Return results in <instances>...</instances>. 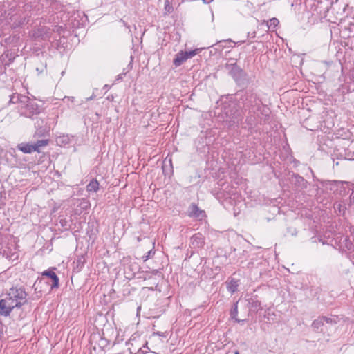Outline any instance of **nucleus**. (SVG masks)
Segmentation results:
<instances>
[{
    "label": "nucleus",
    "instance_id": "9b49d317",
    "mask_svg": "<svg viewBox=\"0 0 354 354\" xmlns=\"http://www.w3.org/2000/svg\"><path fill=\"white\" fill-rule=\"evenodd\" d=\"M27 295L28 294L25 289L22 287H12L8 292V296H10V298L14 299L15 301L23 300L26 298Z\"/></svg>",
    "mask_w": 354,
    "mask_h": 354
},
{
    "label": "nucleus",
    "instance_id": "2eb2a0df",
    "mask_svg": "<svg viewBox=\"0 0 354 354\" xmlns=\"http://www.w3.org/2000/svg\"><path fill=\"white\" fill-rule=\"evenodd\" d=\"M235 44V42L233 41L231 39H223L217 41L214 44H212L209 46V48H212L215 52H222L225 48H232L234 46L230 45V46H227L224 44Z\"/></svg>",
    "mask_w": 354,
    "mask_h": 354
},
{
    "label": "nucleus",
    "instance_id": "1a4fd4ad",
    "mask_svg": "<svg viewBox=\"0 0 354 354\" xmlns=\"http://www.w3.org/2000/svg\"><path fill=\"white\" fill-rule=\"evenodd\" d=\"M52 31L49 27L43 26L35 28L32 31V37L35 40H45L51 37Z\"/></svg>",
    "mask_w": 354,
    "mask_h": 354
},
{
    "label": "nucleus",
    "instance_id": "f03ea898",
    "mask_svg": "<svg viewBox=\"0 0 354 354\" xmlns=\"http://www.w3.org/2000/svg\"><path fill=\"white\" fill-rule=\"evenodd\" d=\"M234 96L241 111H249L250 113L257 111L263 115H268V109L263 105L261 99L253 89L239 91Z\"/></svg>",
    "mask_w": 354,
    "mask_h": 354
},
{
    "label": "nucleus",
    "instance_id": "4d7b16f0",
    "mask_svg": "<svg viewBox=\"0 0 354 354\" xmlns=\"http://www.w3.org/2000/svg\"><path fill=\"white\" fill-rule=\"evenodd\" d=\"M234 354H239V352L238 351H236Z\"/></svg>",
    "mask_w": 354,
    "mask_h": 354
},
{
    "label": "nucleus",
    "instance_id": "de8ad7c7",
    "mask_svg": "<svg viewBox=\"0 0 354 354\" xmlns=\"http://www.w3.org/2000/svg\"><path fill=\"white\" fill-rule=\"evenodd\" d=\"M153 335H158V336L162 337H166L167 336V333L166 332H165V333L156 332V333H153Z\"/></svg>",
    "mask_w": 354,
    "mask_h": 354
},
{
    "label": "nucleus",
    "instance_id": "393cba45",
    "mask_svg": "<svg viewBox=\"0 0 354 354\" xmlns=\"http://www.w3.org/2000/svg\"><path fill=\"white\" fill-rule=\"evenodd\" d=\"M10 306H8L6 301L3 299H0V315L3 316H8L10 315Z\"/></svg>",
    "mask_w": 354,
    "mask_h": 354
},
{
    "label": "nucleus",
    "instance_id": "c9c22d12",
    "mask_svg": "<svg viewBox=\"0 0 354 354\" xmlns=\"http://www.w3.org/2000/svg\"><path fill=\"white\" fill-rule=\"evenodd\" d=\"M324 318V322L327 324H330L331 325L336 324L338 321V317L337 316H333L331 317H328L326 316H322Z\"/></svg>",
    "mask_w": 354,
    "mask_h": 354
},
{
    "label": "nucleus",
    "instance_id": "0eeeda50",
    "mask_svg": "<svg viewBox=\"0 0 354 354\" xmlns=\"http://www.w3.org/2000/svg\"><path fill=\"white\" fill-rule=\"evenodd\" d=\"M55 270H57L55 267H51L41 273V277L44 279L48 278L50 279V281L48 283V286H50V290H53L59 288V279L55 272Z\"/></svg>",
    "mask_w": 354,
    "mask_h": 354
},
{
    "label": "nucleus",
    "instance_id": "603ef678",
    "mask_svg": "<svg viewBox=\"0 0 354 354\" xmlns=\"http://www.w3.org/2000/svg\"><path fill=\"white\" fill-rule=\"evenodd\" d=\"M213 0H203V1L205 3H209L210 2H212Z\"/></svg>",
    "mask_w": 354,
    "mask_h": 354
},
{
    "label": "nucleus",
    "instance_id": "423d86ee",
    "mask_svg": "<svg viewBox=\"0 0 354 354\" xmlns=\"http://www.w3.org/2000/svg\"><path fill=\"white\" fill-rule=\"evenodd\" d=\"M226 67L230 69V74L238 85H245L248 83V74L239 67L236 62L227 64Z\"/></svg>",
    "mask_w": 354,
    "mask_h": 354
},
{
    "label": "nucleus",
    "instance_id": "20e7f679",
    "mask_svg": "<svg viewBox=\"0 0 354 354\" xmlns=\"http://www.w3.org/2000/svg\"><path fill=\"white\" fill-rule=\"evenodd\" d=\"M42 111L43 108L29 97L24 104L19 106L20 115L32 119H34L35 116L40 115Z\"/></svg>",
    "mask_w": 354,
    "mask_h": 354
},
{
    "label": "nucleus",
    "instance_id": "a878e982",
    "mask_svg": "<svg viewBox=\"0 0 354 354\" xmlns=\"http://www.w3.org/2000/svg\"><path fill=\"white\" fill-rule=\"evenodd\" d=\"M238 303L239 301L234 302L231 308L230 315L232 319H234L237 323H240L241 322H243V320H240L239 319L237 318Z\"/></svg>",
    "mask_w": 354,
    "mask_h": 354
},
{
    "label": "nucleus",
    "instance_id": "ea45409f",
    "mask_svg": "<svg viewBox=\"0 0 354 354\" xmlns=\"http://www.w3.org/2000/svg\"><path fill=\"white\" fill-rule=\"evenodd\" d=\"M149 348L147 346V342H146L143 346L138 349V352L135 354H145L148 353Z\"/></svg>",
    "mask_w": 354,
    "mask_h": 354
},
{
    "label": "nucleus",
    "instance_id": "79ce46f5",
    "mask_svg": "<svg viewBox=\"0 0 354 354\" xmlns=\"http://www.w3.org/2000/svg\"><path fill=\"white\" fill-rule=\"evenodd\" d=\"M68 221L66 219V218H61L59 220V223H60V225L64 229V230H68Z\"/></svg>",
    "mask_w": 354,
    "mask_h": 354
},
{
    "label": "nucleus",
    "instance_id": "ddd939ff",
    "mask_svg": "<svg viewBox=\"0 0 354 354\" xmlns=\"http://www.w3.org/2000/svg\"><path fill=\"white\" fill-rule=\"evenodd\" d=\"M17 56L15 52L6 50L0 57V63L3 66H10Z\"/></svg>",
    "mask_w": 354,
    "mask_h": 354
},
{
    "label": "nucleus",
    "instance_id": "6ab92c4d",
    "mask_svg": "<svg viewBox=\"0 0 354 354\" xmlns=\"http://www.w3.org/2000/svg\"><path fill=\"white\" fill-rule=\"evenodd\" d=\"M17 149L24 153H31L35 151L33 143L30 142H21L17 145Z\"/></svg>",
    "mask_w": 354,
    "mask_h": 354
},
{
    "label": "nucleus",
    "instance_id": "f3484780",
    "mask_svg": "<svg viewBox=\"0 0 354 354\" xmlns=\"http://www.w3.org/2000/svg\"><path fill=\"white\" fill-rule=\"evenodd\" d=\"M48 281H44V278L40 277H38L34 283L32 288L34 289L35 293L40 294L39 297H41L42 293L45 291L44 286H48Z\"/></svg>",
    "mask_w": 354,
    "mask_h": 354
},
{
    "label": "nucleus",
    "instance_id": "4468645a",
    "mask_svg": "<svg viewBox=\"0 0 354 354\" xmlns=\"http://www.w3.org/2000/svg\"><path fill=\"white\" fill-rule=\"evenodd\" d=\"M204 244L205 238L201 233H196L190 239V245L193 248H202Z\"/></svg>",
    "mask_w": 354,
    "mask_h": 354
},
{
    "label": "nucleus",
    "instance_id": "58836bf2",
    "mask_svg": "<svg viewBox=\"0 0 354 354\" xmlns=\"http://www.w3.org/2000/svg\"><path fill=\"white\" fill-rule=\"evenodd\" d=\"M165 10L166 13H171L174 10L173 6L170 4L169 0H166L165 2Z\"/></svg>",
    "mask_w": 354,
    "mask_h": 354
},
{
    "label": "nucleus",
    "instance_id": "49530a36",
    "mask_svg": "<svg viewBox=\"0 0 354 354\" xmlns=\"http://www.w3.org/2000/svg\"><path fill=\"white\" fill-rule=\"evenodd\" d=\"M255 266L254 259H252L251 261L248 263V268L252 269Z\"/></svg>",
    "mask_w": 354,
    "mask_h": 354
},
{
    "label": "nucleus",
    "instance_id": "4be33fe9",
    "mask_svg": "<svg viewBox=\"0 0 354 354\" xmlns=\"http://www.w3.org/2000/svg\"><path fill=\"white\" fill-rule=\"evenodd\" d=\"M341 247L348 251H351L354 248V245L348 236H342L340 240Z\"/></svg>",
    "mask_w": 354,
    "mask_h": 354
},
{
    "label": "nucleus",
    "instance_id": "9d476101",
    "mask_svg": "<svg viewBox=\"0 0 354 354\" xmlns=\"http://www.w3.org/2000/svg\"><path fill=\"white\" fill-rule=\"evenodd\" d=\"M290 183L294 185L297 189H305L308 187V181L304 177L296 173H292L290 175Z\"/></svg>",
    "mask_w": 354,
    "mask_h": 354
},
{
    "label": "nucleus",
    "instance_id": "f704fd0d",
    "mask_svg": "<svg viewBox=\"0 0 354 354\" xmlns=\"http://www.w3.org/2000/svg\"><path fill=\"white\" fill-rule=\"evenodd\" d=\"M3 299L5 300V301H6L7 305L11 307L10 311L12 312V310L15 308V300L12 298H10V296H8V293L6 294V296Z\"/></svg>",
    "mask_w": 354,
    "mask_h": 354
},
{
    "label": "nucleus",
    "instance_id": "a18cd8bd",
    "mask_svg": "<svg viewBox=\"0 0 354 354\" xmlns=\"http://www.w3.org/2000/svg\"><path fill=\"white\" fill-rule=\"evenodd\" d=\"M246 122H248V124L252 127L254 123H255V120H254V118H252V116L249 118H246Z\"/></svg>",
    "mask_w": 354,
    "mask_h": 354
},
{
    "label": "nucleus",
    "instance_id": "c85d7f7f",
    "mask_svg": "<svg viewBox=\"0 0 354 354\" xmlns=\"http://www.w3.org/2000/svg\"><path fill=\"white\" fill-rule=\"evenodd\" d=\"M140 269V266L139 265L136 263V262H133V263H129L125 268V272H127V270H130L131 272V277H134V275L136 274V273L137 272H138Z\"/></svg>",
    "mask_w": 354,
    "mask_h": 354
},
{
    "label": "nucleus",
    "instance_id": "8fccbe9b",
    "mask_svg": "<svg viewBox=\"0 0 354 354\" xmlns=\"http://www.w3.org/2000/svg\"><path fill=\"white\" fill-rule=\"evenodd\" d=\"M342 91V94H344L345 93H348V89L346 87H344V86H342V88H339V91Z\"/></svg>",
    "mask_w": 354,
    "mask_h": 354
},
{
    "label": "nucleus",
    "instance_id": "c03bdc74",
    "mask_svg": "<svg viewBox=\"0 0 354 354\" xmlns=\"http://www.w3.org/2000/svg\"><path fill=\"white\" fill-rule=\"evenodd\" d=\"M80 205H81L82 209H86L89 207V203L88 201L82 199V201L81 202Z\"/></svg>",
    "mask_w": 354,
    "mask_h": 354
},
{
    "label": "nucleus",
    "instance_id": "864d4df0",
    "mask_svg": "<svg viewBox=\"0 0 354 354\" xmlns=\"http://www.w3.org/2000/svg\"><path fill=\"white\" fill-rule=\"evenodd\" d=\"M256 36V32H253L252 34H251V37H255Z\"/></svg>",
    "mask_w": 354,
    "mask_h": 354
},
{
    "label": "nucleus",
    "instance_id": "e433bc0d",
    "mask_svg": "<svg viewBox=\"0 0 354 354\" xmlns=\"http://www.w3.org/2000/svg\"><path fill=\"white\" fill-rule=\"evenodd\" d=\"M322 291V288L320 287H314L312 286L310 288V292L314 297H317V299L319 298V295Z\"/></svg>",
    "mask_w": 354,
    "mask_h": 354
},
{
    "label": "nucleus",
    "instance_id": "b1692460",
    "mask_svg": "<svg viewBox=\"0 0 354 354\" xmlns=\"http://www.w3.org/2000/svg\"><path fill=\"white\" fill-rule=\"evenodd\" d=\"M100 189V183L96 178H93L86 185V191L88 193L97 192Z\"/></svg>",
    "mask_w": 354,
    "mask_h": 354
},
{
    "label": "nucleus",
    "instance_id": "aec40b11",
    "mask_svg": "<svg viewBox=\"0 0 354 354\" xmlns=\"http://www.w3.org/2000/svg\"><path fill=\"white\" fill-rule=\"evenodd\" d=\"M28 98V96H25L19 93H13L10 96V103L12 104H24L25 101Z\"/></svg>",
    "mask_w": 354,
    "mask_h": 354
},
{
    "label": "nucleus",
    "instance_id": "c756f323",
    "mask_svg": "<svg viewBox=\"0 0 354 354\" xmlns=\"http://www.w3.org/2000/svg\"><path fill=\"white\" fill-rule=\"evenodd\" d=\"M324 324V318L322 316L318 317L312 323V327L315 330H319Z\"/></svg>",
    "mask_w": 354,
    "mask_h": 354
},
{
    "label": "nucleus",
    "instance_id": "5701e85b",
    "mask_svg": "<svg viewBox=\"0 0 354 354\" xmlns=\"http://www.w3.org/2000/svg\"><path fill=\"white\" fill-rule=\"evenodd\" d=\"M248 304L251 310L254 312H258L261 310V301L257 299L256 298H250L248 300Z\"/></svg>",
    "mask_w": 354,
    "mask_h": 354
},
{
    "label": "nucleus",
    "instance_id": "412c9836",
    "mask_svg": "<svg viewBox=\"0 0 354 354\" xmlns=\"http://www.w3.org/2000/svg\"><path fill=\"white\" fill-rule=\"evenodd\" d=\"M187 59L184 51H180L176 54L175 57L173 60V64L176 67L180 66Z\"/></svg>",
    "mask_w": 354,
    "mask_h": 354
},
{
    "label": "nucleus",
    "instance_id": "f257e3e1",
    "mask_svg": "<svg viewBox=\"0 0 354 354\" xmlns=\"http://www.w3.org/2000/svg\"><path fill=\"white\" fill-rule=\"evenodd\" d=\"M35 0H14L4 10L5 25L9 30L28 25L34 16H37Z\"/></svg>",
    "mask_w": 354,
    "mask_h": 354
},
{
    "label": "nucleus",
    "instance_id": "6e6552de",
    "mask_svg": "<svg viewBox=\"0 0 354 354\" xmlns=\"http://www.w3.org/2000/svg\"><path fill=\"white\" fill-rule=\"evenodd\" d=\"M35 127L36 131L34 133V138H39L45 135L49 131V127L47 126V117H35Z\"/></svg>",
    "mask_w": 354,
    "mask_h": 354
},
{
    "label": "nucleus",
    "instance_id": "72a5a7b5",
    "mask_svg": "<svg viewBox=\"0 0 354 354\" xmlns=\"http://www.w3.org/2000/svg\"><path fill=\"white\" fill-rule=\"evenodd\" d=\"M10 34L9 27L5 24H0V38Z\"/></svg>",
    "mask_w": 354,
    "mask_h": 354
},
{
    "label": "nucleus",
    "instance_id": "cd10ccee",
    "mask_svg": "<svg viewBox=\"0 0 354 354\" xmlns=\"http://www.w3.org/2000/svg\"><path fill=\"white\" fill-rule=\"evenodd\" d=\"M238 281L232 278L227 283V289L230 292L234 293L238 290Z\"/></svg>",
    "mask_w": 354,
    "mask_h": 354
},
{
    "label": "nucleus",
    "instance_id": "a19ab883",
    "mask_svg": "<svg viewBox=\"0 0 354 354\" xmlns=\"http://www.w3.org/2000/svg\"><path fill=\"white\" fill-rule=\"evenodd\" d=\"M26 303H27L26 298L24 299L23 300L15 301V308H20L23 305H24Z\"/></svg>",
    "mask_w": 354,
    "mask_h": 354
},
{
    "label": "nucleus",
    "instance_id": "dca6fc26",
    "mask_svg": "<svg viewBox=\"0 0 354 354\" xmlns=\"http://www.w3.org/2000/svg\"><path fill=\"white\" fill-rule=\"evenodd\" d=\"M8 37H6L3 40L1 41V45L2 46H6L8 45H12L14 46H16L19 42L20 36L17 33H12L9 34Z\"/></svg>",
    "mask_w": 354,
    "mask_h": 354
},
{
    "label": "nucleus",
    "instance_id": "f8f14e48",
    "mask_svg": "<svg viewBox=\"0 0 354 354\" xmlns=\"http://www.w3.org/2000/svg\"><path fill=\"white\" fill-rule=\"evenodd\" d=\"M188 216L201 221L206 216V214L204 210L200 209L196 204L192 203L189 207Z\"/></svg>",
    "mask_w": 354,
    "mask_h": 354
},
{
    "label": "nucleus",
    "instance_id": "473e14b6",
    "mask_svg": "<svg viewBox=\"0 0 354 354\" xmlns=\"http://www.w3.org/2000/svg\"><path fill=\"white\" fill-rule=\"evenodd\" d=\"M202 48H196L189 51H184L187 59L193 57L201 51Z\"/></svg>",
    "mask_w": 354,
    "mask_h": 354
},
{
    "label": "nucleus",
    "instance_id": "6e6d98bb",
    "mask_svg": "<svg viewBox=\"0 0 354 354\" xmlns=\"http://www.w3.org/2000/svg\"><path fill=\"white\" fill-rule=\"evenodd\" d=\"M158 271L157 270H153V274H156V273H158Z\"/></svg>",
    "mask_w": 354,
    "mask_h": 354
},
{
    "label": "nucleus",
    "instance_id": "09e8293b",
    "mask_svg": "<svg viewBox=\"0 0 354 354\" xmlns=\"http://www.w3.org/2000/svg\"><path fill=\"white\" fill-rule=\"evenodd\" d=\"M127 72H123L119 75H118V76L116 77V80L117 81H119V80H122L123 78V76H124L126 74H127Z\"/></svg>",
    "mask_w": 354,
    "mask_h": 354
},
{
    "label": "nucleus",
    "instance_id": "3c124183",
    "mask_svg": "<svg viewBox=\"0 0 354 354\" xmlns=\"http://www.w3.org/2000/svg\"><path fill=\"white\" fill-rule=\"evenodd\" d=\"M55 28H56V31L57 32H59L60 30H62V26H55Z\"/></svg>",
    "mask_w": 354,
    "mask_h": 354
},
{
    "label": "nucleus",
    "instance_id": "bb28decb",
    "mask_svg": "<svg viewBox=\"0 0 354 354\" xmlns=\"http://www.w3.org/2000/svg\"><path fill=\"white\" fill-rule=\"evenodd\" d=\"M86 259L84 255L77 257V258L74 261V263L75 265L74 269L76 270L77 272L80 271L82 268L84 267Z\"/></svg>",
    "mask_w": 354,
    "mask_h": 354
},
{
    "label": "nucleus",
    "instance_id": "7c9ffc66",
    "mask_svg": "<svg viewBox=\"0 0 354 354\" xmlns=\"http://www.w3.org/2000/svg\"><path fill=\"white\" fill-rule=\"evenodd\" d=\"M48 143H49L48 139L39 140H37V142H34L33 145H34V147L35 148V151H37V153H40L41 151H40L39 148L41 147L48 145Z\"/></svg>",
    "mask_w": 354,
    "mask_h": 354
},
{
    "label": "nucleus",
    "instance_id": "2f4dec72",
    "mask_svg": "<svg viewBox=\"0 0 354 354\" xmlns=\"http://www.w3.org/2000/svg\"><path fill=\"white\" fill-rule=\"evenodd\" d=\"M263 24H266L269 29L275 28L279 25V21L276 17H273L269 21H263Z\"/></svg>",
    "mask_w": 354,
    "mask_h": 354
},
{
    "label": "nucleus",
    "instance_id": "4c0bfd02",
    "mask_svg": "<svg viewBox=\"0 0 354 354\" xmlns=\"http://www.w3.org/2000/svg\"><path fill=\"white\" fill-rule=\"evenodd\" d=\"M155 250H153V248L150 250L147 254L142 256V259L143 261H147L149 259L151 258L155 254Z\"/></svg>",
    "mask_w": 354,
    "mask_h": 354
},
{
    "label": "nucleus",
    "instance_id": "37998d69",
    "mask_svg": "<svg viewBox=\"0 0 354 354\" xmlns=\"http://www.w3.org/2000/svg\"><path fill=\"white\" fill-rule=\"evenodd\" d=\"M335 209H338L339 212L340 214L342 213V214H344V211L346 209V207H344L342 205H341L340 203H338V204H336V205L335 206Z\"/></svg>",
    "mask_w": 354,
    "mask_h": 354
},
{
    "label": "nucleus",
    "instance_id": "a211bd4d",
    "mask_svg": "<svg viewBox=\"0 0 354 354\" xmlns=\"http://www.w3.org/2000/svg\"><path fill=\"white\" fill-rule=\"evenodd\" d=\"M342 183L337 180H327L324 183V186L333 193H337L339 188L342 187Z\"/></svg>",
    "mask_w": 354,
    "mask_h": 354
},
{
    "label": "nucleus",
    "instance_id": "5fc2aeb1",
    "mask_svg": "<svg viewBox=\"0 0 354 354\" xmlns=\"http://www.w3.org/2000/svg\"><path fill=\"white\" fill-rule=\"evenodd\" d=\"M255 260H256V261H258V260H260V261H261V262H260V263H259V262H258V263H257V265L261 263V262H262V261H263L261 259H258L257 258H256V259H255Z\"/></svg>",
    "mask_w": 354,
    "mask_h": 354
},
{
    "label": "nucleus",
    "instance_id": "39448f33",
    "mask_svg": "<svg viewBox=\"0 0 354 354\" xmlns=\"http://www.w3.org/2000/svg\"><path fill=\"white\" fill-rule=\"evenodd\" d=\"M223 109L224 114L229 118L234 123L239 122V118L241 117L240 113V108L238 106V102L230 100L228 102H224L223 104Z\"/></svg>",
    "mask_w": 354,
    "mask_h": 354
},
{
    "label": "nucleus",
    "instance_id": "7ed1b4c3",
    "mask_svg": "<svg viewBox=\"0 0 354 354\" xmlns=\"http://www.w3.org/2000/svg\"><path fill=\"white\" fill-rule=\"evenodd\" d=\"M37 14L53 15L64 11L65 6L58 0H35Z\"/></svg>",
    "mask_w": 354,
    "mask_h": 354
}]
</instances>
